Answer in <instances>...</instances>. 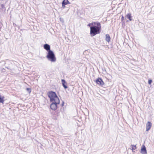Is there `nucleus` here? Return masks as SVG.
<instances>
[{
  "instance_id": "obj_1",
  "label": "nucleus",
  "mask_w": 154,
  "mask_h": 154,
  "mask_svg": "<svg viewBox=\"0 0 154 154\" xmlns=\"http://www.w3.org/2000/svg\"><path fill=\"white\" fill-rule=\"evenodd\" d=\"M94 26L91 27L90 34L91 36H94L100 32L101 26L100 24L97 22Z\"/></svg>"
},
{
  "instance_id": "obj_2",
  "label": "nucleus",
  "mask_w": 154,
  "mask_h": 154,
  "mask_svg": "<svg viewBox=\"0 0 154 154\" xmlns=\"http://www.w3.org/2000/svg\"><path fill=\"white\" fill-rule=\"evenodd\" d=\"M48 96L50 99V102L56 101L57 103L59 102L60 100L55 92L52 91H50L48 93Z\"/></svg>"
},
{
  "instance_id": "obj_3",
  "label": "nucleus",
  "mask_w": 154,
  "mask_h": 154,
  "mask_svg": "<svg viewBox=\"0 0 154 154\" xmlns=\"http://www.w3.org/2000/svg\"><path fill=\"white\" fill-rule=\"evenodd\" d=\"M46 58L48 60L51 62H55L56 60V58L55 55L52 50H50L48 52Z\"/></svg>"
},
{
  "instance_id": "obj_4",
  "label": "nucleus",
  "mask_w": 154,
  "mask_h": 154,
  "mask_svg": "<svg viewBox=\"0 0 154 154\" xmlns=\"http://www.w3.org/2000/svg\"><path fill=\"white\" fill-rule=\"evenodd\" d=\"M51 103L50 105L51 109L53 110H56L57 109V105L60 103V100H59L58 103H57L56 101H51Z\"/></svg>"
},
{
  "instance_id": "obj_5",
  "label": "nucleus",
  "mask_w": 154,
  "mask_h": 154,
  "mask_svg": "<svg viewBox=\"0 0 154 154\" xmlns=\"http://www.w3.org/2000/svg\"><path fill=\"white\" fill-rule=\"evenodd\" d=\"M96 82L97 84L101 86H103L104 84V82L102 79L100 78H98L96 80Z\"/></svg>"
},
{
  "instance_id": "obj_6",
  "label": "nucleus",
  "mask_w": 154,
  "mask_h": 154,
  "mask_svg": "<svg viewBox=\"0 0 154 154\" xmlns=\"http://www.w3.org/2000/svg\"><path fill=\"white\" fill-rule=\"evenodd\" d=\"M141 153L142 154H147V151L145 146L143 145L141 149Z\"/></svg>"
},
{
  "instance_id": "obj_7",
  "label": "nucleus",
  "mask_w": 154,
  "mask_h": 154,
  "mask_svg": "<svg viewBox=\"0 0 154 154\" xmlns=\"http://www.w3.org/2000/svg\"><path fill=\"white\" fill-rule=\"evenodd\" d=\"M44 48L48 52V51H49L50 50H50V45L47 44H45V45H44L43 46Z\"/></svg>"
},
{
  "instance_id": "obj_8",
  "label": "nucleus",
  "mask_w": 154,
  "mask_h": 154,
  "mask_svg": "<svg viewBox=\"0 0 154 154\" xmlns=\"http://www.w3.org/2000/svg\"><path fill=\"white\" fill-rule=\"evenodd\" d=\"M152 124L150 122H148L146 124V131H148L152 126Z\"/></svg>"
},
{
  "instance_id": "obj_9",
  "label": "nucleus",
  "mask_w": 154,
  "mask_h": 154,
  "mask_svg": "<svg viewBox=\"0 0 154 154\" xmlns=\"http://www.w3.org/2000/svg\"><path fill=\"white\" fill-rule=\"evenodd\" d=\"M70 3L69 2L68 0H63L62 2V6L63 8H64L65 5Z\"/></svg>"
},
{
  "instance_id": "obj_10",
  "label": "nucleus",
  "mask_w": 154,
  "mask_h": 154,
  "mask_svg": "<svg viewBox=\"0 0 154 154\" xmlns=\"http://www.w3.org/2000/svg\"><path fill=\"white\" fill-rule=\"evenodd\" d=\"M62 83V85L63 87L65 89L67 88V86L65 85V84H66L65 80L64 79H62L61 80Z\"/></svg>"
},
{
  "instance_id": "obj_11",
  "label": "nucleus",
  "mask_w": 154,
  "mask_h": 154,
  "mask_svg": "<svg viewBox=\"0 0 154 154\" xmlns=\"http://www.w3.org/2000/svg\"><path fill=\"white\" fill-rule=\"evenodd\" d=\"M105 39L106 41H107L108 42H110V38L109 35V34H107L106 35Z\"/></svg>"
},
{
  "instance_id": "obj_12",
  "label": "nucleus",
  "mask_w": 154,
  "mask_h": 154,
  "mask_svg": "<svg viewBox=\"0 0 154 154\" xmlns=\"http://www.w3.org/2000/svg\"><path fill=\"white\" fill-rule=\"evenodd\" d=\"M97 22H94L91 23H89L88 24V26L90 27V29H91V27L94 26L96 24H95Z\"/></svg>"
},
{
  "instance_id": "obj_13",
  "label": "nucleus",
  "mask_w": 154,
  "mask_h": 154,
  "mask_svg": "<svg viewBox=\"0 0 154 154\" xmlns=\"http://www.w3.org/2000/svg\"><path fill=\"white\" fill-rule=\"evenodd\" d=\"M127 18L130 21H131L132 20L131 14H128L126 16Z\"/></svg>"
},
{
  "instance_id": "obj_14",
  "label": "nucleus",
  "mask_w": 154,
  "mask_h": 154,
  "mask_svg": "<svg viewBox=\"0 0 154 154\" xmlns=\"http://www.w3.org/2000/svg\"><path fill=\"white\" fill-rule=\"evenodd\" d=\"M4 96L0 95V103H4Z\"/></svg>"
},
{
  "instance_id": "obj_15",
  "label": "nucleus",
  "mask_w": 154,
  "mask_h": 154,
  "mask_svg": "<svg viewBox=\"0 0 154 154\" xmlns=\"http://www.w3.org/2000/svg\"><path fill=\"white\" fill-rule=\"evenodd\" d=\"M131 149L132 152H133V150H134L137 148V147L135 145H131Z\"/></svg>"
},
{
  "instance_id": "obj_16",
  "label": "nucleus",
  "mask_w": 154,
  "mask_h": 154,
  "mask_svg": "<svg viewBox=\"0 0 154 154\" xmlns=\"http://www.w3.org/2000/svg\"><path fill=\"white\" fill-rule=\"evenodd\" d=\"M26 90L28 92L29 94H30L31 93V88H26Z\"/></svg>"
},
{
  "instance_id": "obj_17",
  "label": "nucleus",
  "mask_w": 154,
  "mask_h": 154,
  "mask_svg": "<svg viewBox=\"0 0 154 154\" xmlns=\"http://www.w3.org/2000/svg\"><path fill=\"white\" fill-rule=\"evenodd\" d=\"M152 80L150 79L148 80V83L149 85H150L152 82Z\"/></svg>"
},
{
  "instance_id": "obj_18",
  "label": "nucleus",
  "mask_w": 154,
  "mask_h": 154,
  "mask_svg": "<svg viewBox=\"0 0 154 154\" xmlns=\"http://www.w3.org/2000/svg\"><path fill=\"white\" fill-rule=\"evenodd\" d=\"M1 7L2 8H4V5L3 4H2L1 5Z\"/></svg>"
},
{
  "instance_id": "obj_19",
  "label": "nucleus",
  "mask_w": 154,
  "mask_h": 154,
  "mask_svg": "<svg viewBox=\"0 0 154 154\" xmlns=\"http://www.w3.org/2000/svg\"><path fill=\"white\" fill-rule=\"evenodd\" d=\"M64 102H62V103L61 104V106L62 107L63 106V105H64Z\"/></svg>"
},
{
  "instance_id": "obj_20",
  "label": "nucleus",
  "mask_w": 154,
  "mask_h": 154,
  "mask_svg": "<svg viewBox=\"0 0 154 154\" xmlns=\"http://www.w3.org/2000/svg\"><path fill=\"white\" fill-rule=\"evenodd\" d=\"M60 21H61L62 22H63V19H62L61 18H60Z\"/></svg>"
},
{
  "instance_id": "obj_21",
  "label": "nucleus",
  "mask_w": 154,
  "mask_h": 154,
  "mask_svg": "<svg viewBox=\"0 0 154 154\" xmlns=\"http://www.w3.org/2000/svg\"><path fill=\"white\" fill-rule=\"evenodd\" d=\"M124 19V17L123 16H122V20H123V19Z\"/></svg>"
},
{
  "instance_id": "obj_22",
  "label": "nucleus",
  "mask_w": 154,
  "mask_h": 154,
  "mask_svg": "<svg viewBox=\"0 0 154 154\" xmlns=\"http://www.w3.org/2000/svg\"><path fill=\"white\" fill-rule=\"evenodd\" d=\"M133 152H134V150H133Z\"/></svg>"
}]
</instances>
